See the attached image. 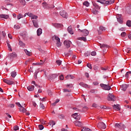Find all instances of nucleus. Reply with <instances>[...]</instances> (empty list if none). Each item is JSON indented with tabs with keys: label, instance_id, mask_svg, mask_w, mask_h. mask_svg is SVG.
Instances as JSON below:
<instances>
[{
	"label": "nucleus",
	"instance_id": "obj_1",
	"mask_svg": "<svg viewBox=\"0 0 131 131\" xmlns=\"http://www.w3.org/2000/svg\"><path fill=\"white\" fill-rule=\"evenodd\" d=\"M97 3H100L104 6H108V5H112L114 4V0L106 1V0H98Z\"/></svg>",
	"mask_w": 131,
	"mask_h": 131
},
{
	"label": "nucleus",
	"instance_id": "obj_2",
	"mask_svg": "<svg viewBox=\"0 0 131 131\" xmlns=\"http://www.w3.org/2000/svg\"><path fill=\"white\" fill-rule=\"evenodd\" d=\"M115 127L116 128V130L119 129H124L125 128V125L123 124L122 123H116L115 125Z\"/></svg>",
	"mask_w": 131,
	"mask_h": 131
},
{
	"label": "nucleus",
	"instance_id": "obj_3",
	"mask_svg": "<svg viewBox=\"0 0 131 131\" xmlns=\"http://www.w3.org/2000/svg\"><path fill=\"white\" fill-rule=\"evenodd\" d=\"M100 86L104 91H110L111 90V86L109 85V84H105L104 83H101Z\"/></svg>",
	"mask_w": 131,
	"mask_h": 131
},
{
	"label": "nucleus",
	"instance_id": "obj_4",
	"mask_svg": "<svg viewBox=\"0 0 131 131\" xmlns=\"http://www.w3.org/2000/svg\"><path fill=\"white\" fill-rule=\"evenodd\" d=\"M97 126L99 128H100V129H105L106 127V124L103 122L98 123Z\"/></svg>",
	"mask_w": 131,
	"mask_h": 131
},
{
	"label": "nucleus",
	"instance_id": "obj_5",
	"mask_svg": "<svg viewBox=\"0 0 131 131\" xmlns=\"http://www.w3.org/2000/svg\"><path fill=\"white\" fill-rule=\"evenodd\" d=\"M107 100L108 101H112L113 102H115V100H116V98H115V96H114V95L110 93L108 95Z\"/></svg>",
	"mask_w": 131,
	"mask_h": 131
},
{
	"label": "nucleus",
	"instance_id": "obj_6",
	"mask_svg": "<svg viewBox=\"0 0 131 131\" xmlns=\"http://www.w3.org/2000/svg\"><path fill=\"white\" fill-rule=\"evenodd\" d=\"M52 38H54L55 40L57 41L56 42V46L57 47H61V42L60 41V38H59L58 36L54 35Z\"/></svg>",
	"mask_w": 131,
	"mask_h": 131
},
{
	"label": "nucleus",
	"instance_id": "obj_7",
	"mask_svg": "<svg viewBox=\"0 0 131 131\" xmlns=\"http://www.w3.org/2000/svg\"><path fill=\"white\" fill-rule=\"evenodd\" d=\"M59 14L60 16H61V17H63V18H66V19H67V18H68V14L67 13V12H66V11L64 10L61 11L59 12Z\"/></svg>",
	"mask_w": 131,
	"mask_h": 131
},
{
	"label": "nucleus",
	"instance_id": "obj_8",
	"mask_svg": "<svg viewBox=\"0 0 131 131\" xmlns=\"http://www.w3.org/2000/svg\"><path fill=\"white\" fill-rule=\"evenodd\" d=\"M17 57V54H16V53L13 52L12 53H9L8 55V58L10 59V60H13L14 58H16Z\"/></svg>",
	"mask_w": 131,
	"mask_h": 131
},
{
	"label": "nucleus",
	"instance_id": "obj_9",
	"mask_svg": "<svg viewBox=\"0 0 131 131\" xmlns=\"http://www.w3.org/2000/svg\"><path fill=\"white\" fill-rule=\"evenodd\" d=\"M78 30L80 31V32H82L83 33V34L84 35V36H88V35H89V34L90 33L89 31L86 29L80 30L79 29Z\"/></svg>",
	"mask_w": 131,
	"mask_h": 131
},
{
	"label": "nucleus",
	"instance_id": "obj_10",
	"mask_svg": "<svg viewBox=\"0 0 131 131\" xmlns=\"http://www.w3.org/2000/svg\"><path fill=\"white\" fill-rule=\"evenodd\" d=\"M3 81L5 83H7V84H9V85H12V84H14V82L13 81L8 80L7 79H4Z\"/></svg>",
	"mask_w": 131,
	"mask_h": 131
},
{
	"label": "nucleus",
	"instance_id": "obj_11",
	"mask_svg": "<svg viewBox=\"0 0 131 131\" xmlns=\"http://www.w3.org/2000/svg\"><path fill=\"white\" fill-rule=\"evenodd\" d=\"M33 25L35 28H38L39 26H38V20L37 19H33L32 20Z\"/></svg>",
	"mask_w": 131,
	"mask_h": 131
},
{
	"label": "nucleus",
	"instance_id": "obj_12",
	"mask_svg": "<svg viewBox=\"0 0 131 131\" xmlns=\"http://www.w3.org/2000/svg\"><path fill=\"white\" fill-rule=\"evenodd\" d=\"M72 117H73L75 119H76L77 120H79L80 119L81 117L80 115H78V113H75L72 115Z\"/></svg>",
	"mask_w": 131,
	"mask_h": 131
},
{
	"label": "nucleus",
	"instance_id": "obj_13",
	"mask_svg": "<svg viewBox=\"0 0 131 131\" xmlns=\"http://www.w3.org/2000/svg\"><path fill=\"white\" fill-rule=\"evenodd\" d=\"M42 7H43V8H45L46 9H49V8H52V5L47 4L46 2L42 3Z\"/></svg>",
	"mask_w": 131,
	"mask_h": 131
},
{
	"label": "nucleus",
	"instance_id": "obj_14",
	"mask_svg": "<svg viewBox=\"0 0 131 131\" xmlns=\"http://www.w3.org/2000/svg\"><path fill=\"white\" fill-rule=\"evenodd\" d=\"M63 43H64L65 47H66V48H70V44L71 43V41H70L69 40H65L63 42Z\"/></svg>",
	"mask_w": 131,
	"mask_h": 131
},
{
	"label": "nucleus",
	"instance_id": "obj_15",
	"mask_svg": "<svg viewBox=\"0 0 131 131\" xmlns=\"http://www.w3.org/2000/svg\"><path fill=\"white\" fill-rule=\"evenodd\" d=\"M106 28L103 26L99 27V30H98V34H102V31H105Z\"/></svg>",
	"mask_w": 131,
	"mask_h": 131
},
{
	"label": "nucleus",
	"instance_id": "obj_16",
	"mask_svg": "<svg viewBox=\"0 0 131 131\" xmlns=\"http://www.w3.org/2000/svg\"><path fill=\"white\" fill-rule=\"evenodd\" d=\"M21 36H22L23 39H27L28 38V35L26 32H23L20 33Z\"/></svg>",
	"mask_w": 131,
	"mask_h": 131
},
{
	"label": "nucleus",
	"instance_id": "obj_17",
	"mask_svg": "<svg viewBox=\"0 0 131 131\" xmlns=\"http://www.w3.org/2000/svg\"><path fill=\"white\" fill-rule=\"evenodd\" d=\"M56 77H58V75H57V74H51L49 75V79H51V80L56 79Z\"/></svg>",
	"mask_w": 131,
	"mask_h": 131
},
{
	"label": "nucleus",
	"instance_id": "obj_18",
	"mask_svg": "<svg viewBox=\"0 0 131 131\" xmlns=\"http://www.w3.org/2000/svg\"><path fill=\"white\" fill-rule=\"evenodd\" d=\"M74 123L76 126H82V123L80 121H75Z\"/></svg>",
	"mask_w": 131,
	"mask_h": 131
},
{
	"label": "nucleus",
	"instance_id": "obj_19",
	"mask_svg": "<svg viewBox=\"0 0 131 131\" xmlns=\"http://www.w3.org/2000/svg\"><path fill=\"white\" fill-rule=\"evenodd\" d=\"M68 31L69 33H70V34H74V32H73V30H72V27H71V26H69L68 28Z\"/></svg>",
	"mask_w": 131,
	"mask_h": 131
},
{
	"label": "nucleus",
	"instance_id": "obj_20",
	"mask_svg": "<svg viewBox=\"0 0 131 131\" xmlns=\"http://www.w3.org/2000/svg\"><path fill=\"white\" fill-rule=\"evenodd\" d=\"M113 109L114 110H116L117 111H118L120 110V107H119V104H114L113 106Z\"/></svg>",
	"mask_w": 131,
	"mask_h": 131
},
{
	"label": "nucleus",
	"instance_id": "obj_21",
	"mask_svg": "<svg viewBox=\"0 0 131 131\" xmlns=\"http://www.w3.org/2000/svg\"><path fill=\"white\" fill-rule=\"evenodd\" d=\"M128 87V85L127 84H123L121 86V90L122 91H123L124 92H125L126 91V89Z\"/></svg>",
	"mask_w": 131,
	"mask_h": 131
},
{
	"label": "nucleus",
	"instance_id": "obj_22",
	"mask_svg": "<svg viewBox=\"0 0 131 131\" xmlns=\"http://www.w3.org/2000/svg\"><path fill=\"white\" fill-rule=\"evenodd\" d=\"M79 85H81V86H82L83 88H85V89H90V87L89 86V85L86 84H85L83 82H81L79 83Z\"/></svg>",
	"mask_w": 131,
	"mask_h": 131
},
{
	"label": "nucleus",
	"instance_id": "obj_23",
	"mask_svg": "<svg viewBox=\"0 0 131 131\" xmlns=\"http://www.w3.org/2000/svg\"><path fill=\"white\" fill-rule=\"evenodd\" d=\"M64 55L66 57H69V56L72 55V51L71 50H69L68 53H64Z\"/></svg>",
	"mask_w": 131,
	"mask_h": 131
},
{
	"label": "nucleus",
	"instance_id": "obj_24",
	"mask_svg": "<svg viewBox=\"0 0 131 131\" xmlns=\"http://www.w3.org/2000/svg\"><path fill=\"white\" fill-rule=\"evenodd\" d=\"M27 90L30 92H32L34 90V85H29L27 87Z\"/></svg>",
	"mask_w": 131,
	"mask_h": 131
},
{
	"label": "nucleus",
	"instance_id": "obj_25",
	"mask_svg": "<svg viewBox=\"0 0 131 131\" xmlns=\"http://www.w3.org/2000/svg\"><path fill=\"white\" fill-rule=\"evenodd\" d=\"M121 17V15H120L118 16V17L117 18V21L119 23L122 24V23H123V21H122V19H121V18H120Z\"/></svg>",
	"mask_w": 131,
	"mask_h": 131
},
{
	"label": "nucleus",
	"instance_id": "obj_26",
	"mask_svg": "<svg viewBox=\"0 0 131 131\" xmlns=\"http://www.w3.org/2000/svg\"><path fill=\"white\" fill-rule=\"evenodd\" d=\"M41 33H42V30L41 28L38 29V30H37V34L38 36H39V35H40Z\"/></svg>",
	"mask_w": 131,
	"mask_h": 131
},
{
	"label": "nucleus",
	"instance_id": "obj_27",
	"mask_svg": "<svg viewBox=\"0 0 131 131\" xmlns=\"http://www.w3.org/2000/svg\"><path fill=\"white\" fill-rule=\"evenodd\" d=\"M0 18H3L4 19H8L9 15L6 14H1L0 15Z\"/></svg>",
	"mask_w": 131,
	"mask_h": 131
},
{
	"label": "nucleus",
	"instance_id": "obj_28",
	"mask_svg": "<svg viewBox=\"0 0 131 131\" xmlns=\"http://www.w3.org/2000/svg\"><path fill=\"white\" fill-rule=\"evenodd\" d=\"M19 46L21 47V48H24L25 47V43H24L22 41L19 40Z\"/></svg>",
	"mask_w": 131,
	"mask_h": 131
},
{
	"label": "nucleus",
	"instance_id": "obj_29",
	"mask_svg": "<svg viewBox=\"0 0 131 131\" xmlns=\"http://www.w3.org/2000/svg\"><path fill=\"white\" fill-rule=\"evenodd\" d=\"M102 48H107L108 49H109V48H110V46L105 44H100V48L102 49Z\"/></svg>",
	"mask_w": 131,
	"mask_h": 131
},
{
	"label": "nucleus",
	"instance_id": "obj_30",
	"mask_svg": "<svg viewBox=\"0 0 131 131\" xmlns=\"http://www.w3.org/2000/svg\"><path fill=\"white\" fill-rule=\"evenodd\" d=\"M11 76L14 78L16 77V76L17 75V72L13 71L11 73Z\"/></svg>",
	"mask_w": 131,
	"mask_h": 131
},
{
	"label": "nucleus",
	"instance_id": "obj_31",
	"mask_svg": "<svg viewBox=\"0 0 131 131\" xmlns=\"http://www.w3.org/2000/svg\"><path fill=\"white\" fill-rule=\"evenodd\" d=\"M93 6H94V7H95V8H96V9H98V10H100V6H99V5H98V4H97V3H93Z\"/></svg>",
	"mask_w": 131,
	"mask_h": 131
},
{
	"label": "nucleus",
	"instance_id": "obj_32",
	"mask_svg": "<svg viewBox=\"0 0 131 131\" xmlns=\"http://www.w3.org/2000/svg\"><path fill=\"white\" fill-rule=\"evenodd\" d=\"M78 40H83V41H86V37H79L78 38Z\"/></svg>",
	"mask_w": 131,
	"mask_h": 131
},
{
	"label": "nucleus",
	"instance_id": "obj_33",
	"mask_svg": "<svg viewBox=\"0 0 131 131\" xmlns=\"http://www.w3.org/2000/svg\"><path fill=\"white\" fill-rule=\"evenodd\" d=\"M83 6H85V7H89L90 6V3H89V2L88 1H85L83 3Z\"/></svg>",
	"mask_w": 131,
	"mask_h": 131
},
{
	"label": "nucleus",
	"instance_id": "obj_34",
	"mask_svg": "<svg viewBox=\"0 0 131 131\" xmlns=\"http://www.w3.org/2000/svg\"><path fill=\"white\" fill-rule=\"evenodd\" d=\"M37 18H38V16L33 14L32 15V17H31V19H33V20H36L37 19Z\"/></svg>",
	"mask_w": 131,
	"mask_h": 131
},
{
	"label": "nucleus",
	"instance_id": "obj_35",
	"mask_svg": "<svg viewBox=\"0 0 131 131\" xmlns=\"http://www.w3.org/2000/svg\"><path fill=\"white\" fill-rule=\"evenodd\" d=\"M98 11L96 9H95V8H94L93 10H92V13H93V14H94V15H97V14H98Z\"/></svg>",
	"mask_w": 131,
	"mask_h": 131
},
{
	"label": "nucleus",
	"instance_id": "obj_36",
	"mask_svg": "<svg viewBox=\"0 0 131 131\" xmlns=\"http://www.w3.org/2000/svg\"><path fill=\"white\" fill-rule=\"evenodd\" d=\"M82 131H92L91 129L89 128H86V127H83L82 129H81Z\"/></svg>",
	"mask_w": 131,
	"mask_h": 131
},
{
	"label": "nucleus",
	"instance_id": "obj_37",
	"mask_svg": "<svg viewBox=\"0 0 131 131\" xmlns=\"http://www.w3.org/2000/svg\"><path fill=\"white\" fill-rule=\"evenodd\" d=\"M126 25L128 27H131V21L130 20H128L127 21Z\"/></svg>",
	"mask_w": 131,
	"mask_h": 131
},
{
	"label": "nucleus",
	"instance_id": "obj_38",
	"mask_svg": "<svg viewBox=\"0 0 131 131\" xmlns=\"http://www.w3.org/2000/svg\"><path fill=\"white\" fill-rule=\"evenodd\" d=\"M39 72V69H38L36 72H35L34 77L35 79L37 78V73Z\"/></svg>",
	"mask_w": 131,
	"mask_h": 131
},
{
	"label": "nucleus",
	"instance_id": "obj_39",
	"mask_svg": "<svg viewBox=\"0 0 131 131\" xmlns=\"http://www.w3.org/2000/svg\"><path fill=\"white\" fill-rule=\"evenodd\" d=\"M49 124H50V125H52V127L54 126V125H55V124H56V123H55V121H50L49 122Z\"/></svg>",
	"mask_w": 131,
	"mask_h": 131
},
{
	"label": "nucleus",
	"instance_id": "obj_40",
	"mask_svg": "<svg viewBox=\"0 0 131 131\" xmlns=\"http://www.w3.org/2000/svg\"><path fill=\"white\" fill-rule=\"evenodd\" d=\"M54 26L56 28L61 27V26H62V25L60 24H55L54 25Z\"/></svg>",
	"mask_w": 131,
	"mask_h": 131
},
{
	"label": "nucleus",
	"instance_id": "obj_41",
	"mask_svg": "<svg viewBox=\"0 0 131 131\" xmlns=\"http://www.w3.org/2000/svg\"><path fill=\"white\" fill-rule=\"evenodd\" d=\"M19 1L21 5H23V6H25V4H26L25 0H19Z\"/></svg>",
	"mask_w": 131,
	"mask_h": 131
},
{
	"label": "nucleus",
	"instance_id": "obj_42",
	"mask_svg": "<svg viewBox=\"0 0 131 131\" xmlns=\"http://www.w3.org/2000/svg\"><path fill=\"white\" fill-rule=\"evenodd\" d=\"M24 51L25 52L26 55H27V56H30V52L28 51V50L25 49Z\"/></svg>",
	"mask_w": 131,
	"mask_h": 131
},
{
	"label": "nucleus",
	"instance_id": "obj_43",
	"mask_svg": "<svg viewBox=\"0 0 131 131\" xmlns=\"http://www.w3.org/2000/svg\"><path fill=\"white\" fill-rule=\"evenodd\" d=\"M21 18H23V15L21 14H19V15H17L18 20H20Z\"/></svg>",
	"mask_w": 131,
	"mask_h": 131
},
{
	"label": "nucleus",
	"instance_id": "obj_44",
	"mask_svg": "<svg viewBox=\"0 0 131 131\" xmlns=\"http://www.w3.org/2000/svg\"><path fill=\"white\" fill-rule=\"evenodd\" d=\"M7 46H8L9 51H11V52H12V48H11V45H10V43L7 42Z\"/></svg>",
	"mask_w": 131,
	"mask_h": 131
},
{
	"label": "nucleus",
	"instance_id": "obj_45",
	"mask_svg": "<svg viewBox=\"0 0 131 131\" xmlns=\"http://www.w3.org/2000/svg\"><path fill=\"white\" fill-rule=\"evenodd\" d=\"M56 62V64H57V65H58V66H60V65H61V64H62V61H61V60H57Z\"/></svg>",
	"mask_w": 131,
	"mask_h": 131
},
{
	"label": "nucleus",
	"instance_id": "obj_46",
	"mask_svg": "<svg viewBox=\"0 0 131 131\" xmlns=\"http://www.w3.org/2000/svg\"><path fill=\"white\" fill-rule=\"evenodd\" d=\"M22 108L23 109L21 110V108H19V111H21V112H23V113H25V112H26V109H25V108L24 107H23Z\"/></svg>",
	"mask_w": 131,
	"mask_h": 131
},
{
	"label": "nucleus",
	"instance_id": "obj_47",
	"mask_svg": "<svg viewBox=\"0 0 131 131\" xmlns=\"http://www.w3.org/2000/svg\"><path fill=\"white\" fill-rule=\"evenodd\" d=\"M71 90H69L68 89H63V93H70Z\"/></svg>",
	"mask_w": 131,
	"mask_h": 131
},
{
	"label": "nucleus",
	"instance_id": "obj_48",
	"mask_svg": "<svg viewBox=\"0 0 131 131\" xmlns=\"http://www.w3.org/2000/svg\"><path fill=\"white\" fill-rule=\"evenodd\" d=\"M121 36H122V37H124L126 36V33H125V32H123L122 33H121Z\"/></svg>",
	"mask_w": 131,
	"mask_h": 131
},
{
	"label": "nucleus",
	"instance_id": "obj_49",
	"mask_svg": "<svg viewBox=\"0 0 131 131\" xmlns=\"http://www.w3.org/2000/svg\"><path fill=\"white\" fill-rule=\"evenodd\" d=\"M131 74V72L130 71H129V72H127V73H126L125 74V77L126 78H128V74Z\"/></svg>",
	"mask_w": 131,
	"mask_h": 131
},
{
	"label": "nucleus",
	"instance_id": "obj_50",
	"mask_svg": "<svg viewBox=\"0 0 131 131\" xmlns=\"http://www.w3.org/2000/svg\"><path fill=\"white\" fill-rule=\"evenodd\" d=\"M40 107L43 110L45 108V105H43V104H42L41 102L40 103Z\"/></svg>",
	"mask_w": 131,
	"mask_h": 131
},
{
	"label": "nucleus",
	"instance_id": "obj_51",
	"mask_svg": "<svg viewBox=\"0 0 131 131\" xmlns=\"http://www.w3.org/2000/svg\"><path fill=\"white\" fill-rule=\"evenodd\" d=\"M47 92L49 96H52L53 93H52V91L51 90H48Z\"/></svg>",
	"mask_w": 131,
	"mask_h": 131
},
{
	"label": "nucleus",
	"instance_id": "obj_52",
	"mask_svg": "<svg viewBox=\"0 0 131 131\" xmlns=\"http://www.w3.org/2000/svg\"><path fill=\"white\" fill-rule=\"evenodd\" d=\"M38 127L40 130H42V129H43V125H39Z\"/></svg>",
	"mask_w": 131,
	"mask_h": 131
},
{
	"label": "nucleus",
	"instance_id": "obj_53",
	"mask_svg": "<svg viewBox=\"0 0 131 131\" xmlns=\"http://www.w3.org/2000/svg\"><path fill=\"white\" fill-rule=\"evenodd\" d=\"M16 105L19 107V108H23V106H22V105H21V104H20V103L19 102H16Z\"/></svg>",
	"mask_w": 131,
	"mask_h": 131
},
{
	"label": "nucleus",
	"instance_id": "obj_54",
	"mask_svg": "<svg viewBox=\"0 0 131 131\" xmlns=\"http://www.w3.org/2000/svg\"><path fill=\"white\" fill-rule=\"evenodd\" d=\"M19 129V127L18 126H14L13 127V130H18Z\"/></svg>",
	"mask_w": 131,
	"mask_h": 131
},
{
	"label": "nucleus",
	"instance_id": "obj_55",
	"mask_svg": "<svg viewBox=\"0 0 131 131\" xmlns=\"http://www.w3.org/2000/svg\"><path fill=\"white\" fill-rule=\"evenodd\" d=\"M27 15L29 16V17H30L31 18V17H32V15H33L32 13H31V12H28L27 13Z\"/></svg>",
	"mask_w": 131,
	"mask_h": 131
},
{
	"label": "nucleus",
	"instance_id": "obj_56",
	"mask_svg": "<svg viewBox=\"0 0 131 131\" xmlns=\"http://www.w3.org/2000/svg\"><path fill=\"white\" fill-rule=\"evenodd\" d=\"M14 27L15 28V29H20V26L19 25H15Z\"/></svg>",
	"mask_w": 131,
	"mask_h": 131
},
{
	"label": "nucleus",
	"instance_id": "obj_57",
	"mask_svg": "<svg viewBox=\"0 0 131 131\" xmlns=\"http://www.w3.org/2000/svg\"><path fill=\"white\" fill-rule=\"evenodd\" d=\"M35 65H38V66L43 65V62H37V63H35Z\"/></svg>",
	"mask_w": 131,
	"mask_h": 131
},
{
	"label": "nucleus",
	"instance_id": "obj_58",
	"mask_svg": "<svg viewBox=\"0 0 131 131\" xmlns=\"http://www.w3.org/2000/svg\"><path fill=\"white\" fill-rule=\"evenodd\" d=\"M59 79L60 80H63L64 79V76H63V75H61L59 76Z\"/></svg>",
	"mask_w": 131,
	"mask_h": 131
},
{
	"label": "nucleus",
	"instance_id": "obj_59",
	"mask_svg": "<svg viewBox=\"0 0 131 131\" xmlns=\"http://www.w3.org/2000/svg\"><path fill=\"white\" fill-rule=\"evenodd\" d=\"M8 106L9 107H10V108H14V107H15V105L14 104H10Z\"/></svg>",
	"mask_w": 131,
	"mask_h": 131
},
{
	"label": "nucleus",
	"instance_id": "obj_60",
	"mask_svg": "<svg viewBox=\"0 0 131 131\" xmlns=\"http://www.w3.org/2000/svg\"><path fill=\"white\" fill-rule=\"evenodd\" d=\"M87 67H88V68H90V69H92V64H91L90 63H88Z\"/></svg>",
	"mask_w": 131,
	"mask_h": 131
},
{
	"label": "nucleus",
	"instance_id": "obj_61",
	"mask_svg": "<svg viewBox=\"0 0 131 131\" xmlns=\"http://www.w3.org/2000/svg\"><path fill=\"white\" fill-rule=\"evenodd\" d=\"M32 83H33V84H34V85H35L36 86H37L38 88H40V86H38V85H37V84H35V81H32Z\"/></svg>",
	"mask_w": 131,
	"mask_h": 131
},
{
	"label": "nucleus",
	"instance_id": "obj_62",
	"mask_svg": "<svg viewBox=\"0 0 131 131\" xmlns=\"http://www.w3.org/2000/svg\"><path fill=\"white\" fill-rule=\"evenodd\" d=\"M40 122H41V124H46V121H44L43 120H41V121H40Z\"/></svg>",
	"mask_w": 131,
	"mask_h": 131
},
{
	"label": "nucleus",
	"instance_id": "obj_63",
	"mask_svg": "<svg viewBox=\"0 0 131 131\" xmlns=\"http://www.w3.org/2000/svg\"><path fill=\"white\" fill-rule=\"evenodd\" d=\"M96 52L95 51L91 52V56H96Z\"/></svg>",
	"mask_w": 131,
	"mask_h": 131
},
{
	"label": "nucleus",
	"instance_id": "obj_64",
	"mask_svg": "<svg viewBox=\"0 0 131 131\" xmlns=\"http://www.w3.org/2000/svg\"><path fill=\"white\" fill-rule=\"evenodd\" d=\"M40 101H41L42 102H45V101H46V97H43V98H40Z\"/></svg>",
	"mask_w": 131,
	"mask_h": 131
}]
</instances>
